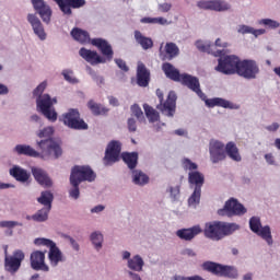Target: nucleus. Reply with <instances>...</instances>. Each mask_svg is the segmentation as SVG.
Segmentation results:
<instances>
[{
    "label": "nucleus",
    "mask_w": 280,
    "mask_h": 280,
    "mask_svg": "<svg viewBox=\"0 0 280 280\" xmlns=\"http://www.w3.org/2000/svg\"><path fill=\"white\" fill-rule=\"evenodd\" d=\"M119 154H121V142L117 140L110 141L105 151V156H104L105 165L117 163V161H119Z\"/></svg>",
    "instance_id": "obj_18"
},
{
    "label": "nucleus",
    "mask_w": 280,
    "mask_h": 280,
    "mask_svg": "<svg viewBox=\"0 0 280 280\" xmlns=\"http://www.w3.org/2000/svg\"><path fill=\"white\" fill-rule=\"evenodd\" d=\"M36 246H47L49 249L48 259L51 266L56 267L62 261V252L56 246V243L49 238H35Z\"/></svg>",
    "instance_id": "obj_12"
},
{
    "label": "nucleus",
    "mask_w": 280,
    "mask_h": 280,
    "mask_svg": "<svg viewBox=\"0 0 280 280\" xmlns=\"http://www.w3.org/2000/svg\"><path fill=\"white\" fill-rule=\"evenodd\" d=\"M249 229L253 233H256V235L265 240L269 246H272L273 241L270 226H261V219H259V217H252L249 219Z\"/></svg>",
    "instance_id": "obj_11"
},
{
    "label": "nucleus",
    "mask_w": 280,
    "mask_h": 280,
    "mask_svg": "<svg viewBox=\"0 0 280 280\" xmlns=\"http://www.w3.org/2000/svg\"><path fill=\"white\" fill-rule=\"evenodd\" d=\"M180 54V49L174 43H166L163 51V47L160 48L161 60H174Z\"/></svg>",
    "instance_id": "obj_26"
},
{
    "label": "nucleus",
    "mask_w": 280,
    "mask_h": 280,
    "mask_svg": "<svg viewBox=\"0 0 280 280\" xmlns=\"http://www.w3.org/2000/svg\"><path fill=\"white\" fill-rule=\"evenodd\" d=\"M105 207L102 205L95 206L91 209V213H102L104 211Z\"/></svg>",
    "instance_id": "obj_62"
},
{
    "label": "nucleus",
    "mask_w": 280,
    "mask_h": 280,
    "mask_svg": "<svg viewBox=\"0 0 280 280\" xmlns=\"http://www.w3.org/2000/svg\"><path fill=\"white\" fill-rule=\"evenodd\" d=\"M14 226H23L18 221H0V229H14Z\"/></svg>",
    "instance_id": "obj_50"
},
{
    "label": "nucleus",
    "mask_w": 280,
    "mask_h": 280,
    "mask_svg": "<svg viewBox=\"0 0 280 280\" xmlns=\"http://www.w3.org/2000/svg\"><path fill=\"white\" fill-rule=\"evenodd\" d=\"M71 36L77 40V43H80L81 45H86L91 43V35H89V32L74 27L71 31Z\"/></svg>",
    "instance_id": "obj_32"
},
{
    "label": "nucleus",
    "mask_w": 280,
    "mask_h": 280,
    "mask_svg": "<svg viewBox=\"0 0 280 280\" xmlns=\"http://www.w3.org/2000/svg\"><path fill=\"white\" fill-rule=\"evenodd\" d=\"M143 258L136 255L133 258L128 260V268H130V270H135L136 272H141L143 270Z\"/></svg>",
    "instance_id": "obj_39"
},
{
    "label": "nucleus",
    "mask_w": 280,
    "mask_h": 280,
    "mask_svg": "<svg viewBox=\"0 0 280 280\" xmlns=\"http://www.w3.org/2000/svg\"><path fill=\"white\" fill-rule=\"evenodd\" d=\"M179 82H180V84H183L184 86H187V89H189L190 91L196 93V95H198V97H205V93L200 89V80H198V77L183 73Z\"/></svg>",
    "instance_id": "obj_20"
},
{
    "label": "nucleus",
    "mask_w": 280,
    "mask_h": 280,
    "mask_svg": "<svg viewBox=\"0 0 280 280\" xmlns=\"http://www.w3.org/2000/svg\"><path fill=\"white\" fill-rule=\"evenodd\" d=\"M115 62H116L117 67L119 69H121V71H129V68L126 65V61H124L122 59H115Z\"/></svg>",
    "instance_id": "obj_56"
},
{
    "label": "nucleus",
    "mask_w": 280,
    "mask_h": 280,
    "mask_svg": "<svg viewBox=\"0 0 280 280\" xmlns=\"http://www.w3.org/2000/svg\"><path fill=\"white\" fill-rule=\"evenodd\" d=\"M132 174L135 185H148V183H150V177H148L143 172L133 171Z\"/></svg>",
    "instance_id": "obj_41"
},
{
    "label": "nucleus",
    "mask_w": 280,
    "mask_h": 280,
    "mask_svg": "<svg viewBox=\"0 0 280 280\" xmlns=\"http://www.w3.org/2000/svg\"><path fill=\"white\" fill-rule=\"evenodd\" d=\"M79 56H81V58H83V60H85L90 65H102L106 62L104 58L97 55V51L90 50L84 47L79 50Z\"/></svg>",
    "instance_id": "obj_27"
},
{
    "label": "nucleus",
    "mask_w": 280,
    "mask_h": 280,
    "mask_svg": "<svg viewBox=\"0 0 280 280\" xmlns=\"http://www.w3.org/2000/svg\"><path fill=\"white\" fill-rule=\"evenodd\" d=\"M253 27L246 25L238 26V34H252Z\"/></svg>",
    "instance_id": "obj_57"
},
{
    "label": "nucleus",
    "mask_w": 280,
    "mask_h": 280,
    "mask_svg": "<svg viewBox=\"0 0 280 280\" xmlns=\"http://www.w3.org/2000/svg\"><path fill=\"white\" fill-rule=\"evenodd\" d=\"M70 185L72 189L69 191L70 198L78 200L80 198V183L75 182V179H70Z\"/></svg>",
    "instance_id": "obj_43"
},
{
    "label": "nucleus",
    "mask_w": 280,
    "mask_h": 280,
    "mask_svg": "<svg viewBox=\"0 0 280 280\" xmlns=\"http://www.w3.org/2000/svg\"><path fill=\"white\" fill-rule=\"evenodd\" d=\"M140 23L151 25H170V22H167V19L165 18H142Z\"/></svg>",
    "instance_id": "obj_42"
},
{
    "label": "nucleus",
    "mask_w": 280,
    "mask_h": 280,
    "mask_svg": "<svg viewBox=\"0 0 280 280\" xmlns=\"http://www.w3.org/2000/svg\"><path fill=\"white\" fill-rule=\"evenodd\" d=\"M206 104L207 106H209V108H213L215 106H221V108H235V105H233V103L220 97L207 100Z\"/></svg>",
    "instance_id": "obj_37"
},
{
    "label": "nucleus",
    "mask_w": 280,
    "mask_h": 280,
    "mask_svg": "<svg viewBox=\"0 0 280 280\" xmlns=\"http://www.w3.org/2000/svg\"><path fill=\"white\" fill-rule=\"evenodd\" d=\"M160 104L156 105V109L165 115L166 117H174L176 113V92L171 91L167 95L166 101L163 100V90L158 89L155 92Z\"/></svg>",
    "instance_id": "obj_5"
},
{
    "label": "nucleus",
    "mask_w": 280,
    "mask_h": 280,
    "mask_svg": "<svg viewBox=\"0 0 280 280\" xmlns=\"http://www.w3.org/2000/svg\"><path fill=\"white\" fill-rule=\"evenodd\" d=\"M109 104L112 106H119V100H117V97L109 96Z\"/></svg>",
    "instance_id": "obj_64"
},
{
    "label": "nucleus",
    "mask_w": 280,
    "mask_h": 280,
    "mask_svg": "<svg viewBox=\"0 0 280 280\" xmlns=\"http://www.w3.org/2000/svg\"><path fill=\"white\" fill-rule=\"evenodd\" d=\"M225 154L232 160L235 161L236 163H240L242 161V155L240 154V149H237V144L235 142H228L226 145L224 147Z\"/></svg>",
    "instance_id": "obj_33"
},
{
    "label": "nucleus",
    "mask_w": 280,
    "mask_h": 280,
    "mask_svg": "<svg viewBox=\"0 0 280 280\" xmlns=\"http://www.w3.org/2000/svg\"><path fill=\"white\" fill-rule=\"evenodd\" d=\"M91 45H93L94 47H97L101 54H103L105 58H107V60H113V56L115 52L113 51V46H110V44H108L106 39L93 38L91 40Z\"/></svg>",
    "instance_id": "obj_25"
},
{
    "label": "nucleus",
    "mask_w": 280,
    "mask_h": 280,
    "mask_svg": "<svg viewBox=\"0 0 280 280\" xmlns=\"http://www.w3.org/2000/svg\"><path fill=\"white\" fill-rule=\"evenodd\" d=\"M262 25H267L268 27H271V30H277V27H279V22L273 21L271 19H264L261 20Z\"/></svg>",
    "instance_id": "obj_53"
},
{
    "label": "nucleus",
    "mask_w": 280,
    "mask_h": 280,
    "mask_svg": "<svg viewBox=\"0 0 280 280\" xmlns=\"http://www.w3.org/2000/svg\"><path fill=\"white\" fill-rule=\"evenodd\" d=\"M158 9L160 12H163V13L170 12V10H172V3L165 2V3L159 4Z\"/></svg>",
    "instance_id": "obj_55"
},
{
    "label": "nucleus",
    "mask_w": 280,
    "mask_h": 280,
    "mask_svg": "<svg viewBox=\"0 0 280 280\" xmlns=\"http://www.w3.org/2000/svg\"><path fill=\"white\" fill-rule=\"evenodd\" d=\"M32 175L34 176L35 180L42 187H51L54 183L51 182V178L47 174V172L40 167L33 166L31 168Z\"/></svg>",
    "instance_id": "obj_23"
},
{
    "label": "nucleus",
    "mask_w": 280,
    "mask_h": 280,
    "mask_svg": "<svg viewBox=\"0 0 280 280\" xmlns=\"http://www.w3.org/2000/svg\"><path fill=\"white\" fill-rule=\"evenodd\" d=\"M65 238L68 240L72 246V248H74L75 250H80V244H78V242H75L73 240V237L69 236V235H65Z\"/></svg>",
    "instance_id": "obj_58"
},
{
    "label": "nucleus",
    "mask_w": 280,
    "mask_h": 280,
    "mask_svg": "<svg viewBox=\"0 0 280 280\" xmlns=\"http://www.w3.org/2000/svg\"><path fill=\"white\" fill-rule=\"evenodd\" d=\"M37 148L40 152L27 144H18L14 151L24 156H31L32 159H43L44 161L54 156V159H60L62 156V148L60 143L54 139H46L37 141Z\"/></svg>",
    "instance_id": "obj_1"
},
{
    "label": "nucleus",
    "mask_w": 280,
    "mask_h": 280,
    "mask_svg": "<svg viewBox=\"0 0 280 280\" xmlns=\"http://www.w3.org/2000/svg\"><path fill=\"white\" fill-rule=\"evenodd\" d=\"M54 3L58 4L59 10H61L62 14L67 16H71L73 14V10H78L79 8H84L86 5L85 0H51Z\"/></svg>",
    "instance_id": "obj_19"
},
{
    "label": "nucleus",
    "mask_w": 280,
    "mask_h": 280,
    "mask_svg": "<svg viewBox=\"0 0 280 280\" xmlns=\"http://www.w3.org/2000/svg\"><path fill=\"white\" fill-rule=\"evenodd\" d=\"M63 126L71 130H89V125L80 117L78 109H69L68 113L61 115Z\"/></svg>",
    "instance_id": "obj_8"
},
{
    "label": "nucleus",
    "mask_w": 280,
    "mask_h": 280,
    "mask_svg": "<svg viewBox=\"0 0 280 280\" xmlns=\"http://www.w3.org/2000/svg\"><path fill=\"white\" fill-rule=\"evenodd\" d=\"M162 71H164L166 78H168V80H173V82H180V79L183 78L180 71L170 62H164L162 65Z\"/></svg>",
    "instance_id": "obj_31"
},
{
    "label": "nucleus",
    "mask_w": 280,
    "mask_h": 280,
    "mask_svg": "<svg viewBox=\"0 0 280 280\" xmlns=\"http://www.w3.org/2000/svg\"><path fill=\"white\" fill-rule=\"evenodd\" d=\"M91 242L95 246L96 250L102 248V242H104V235L102 233L94 232L91 234Z\"/></svg>",
    "instance_id": "obj_44"
},
{
    "label": "nucleus",
    "mask_w": 280,
    "mask_h": 280,
    "mask_svg": "<svg viewBox=\"0 0 280 280\" xmlns=\"http://www.w3.org/2000/svg\"><path fill=\"white\" fill-rule=\"evenodd\" d=\"M9 173L12 178L18 180V183H27L32 176L27 170L19 165H14L12 168H10Z\"/></svg>",
    "instance_id": "obj_30"
},
{
    "label": "nucleus",
    "mask_w": 280,
    "mask_h": 280,
    "mask_svg": "<svg viewBox=\"0 0 280 280\" xmlns=\"http://www.w3.org/2000/svg\"><path fill=\"white\" fill-rule=\"evenodd\" d=\"M202 233V228L200 225H194L192 228L189 229H180L176 232L177 237L179 240H184L185 242H191L194 237L197 235H200Z\"/></svg>",
    "instance_id": "obj_29"
},
{
    "label": "nucleus",
    "mask_w": 280,
    "mask_h": 280,
    "mask_svg": "<svg viewBox=\"0 0 280 280\" xmlns=\"http://www.w3.org/2000/svg\"><path fill=\"white\" fill-rule=\"evenodd\" d=\"M89 73L94 82H96V84H104V77L97 75V72H95V70L89 68Z\"/></svg>",
    "instance_id": "obj_52"
},
{
    "label": "nucleus",
    "mask_w": 280,
    "mask_h": 280,
    "mask_svg": "<svg viewBox=\"0 0 280 280\" xmlns=\"http://www.w3.org/2000/svg\"><path fill=\"white\" fill-rule=\"evenodd\" d=\"M95 178V172H93V168L90 166H74L70 174V180H74L79 184L84 183V180H88V183H93Z\"/></svg>",
    "instance_id": "obj_14"
},
{
    "label": "nucleus",
    "mask_w": 280,
    "mask_h": 280,
    "mask_svg": "<svg viewBox=\"0 0 280 280\" xmlns=\"http://www.w3.org/2000/svg\"><path fill=\"white\" fill-rule=\"evenodd\" d=\"M210 161L212 163H220L226 159V151L224 149V143L220 141H212L209 145Z\"/></svg>",
    "instance_id": "obj_21"
},
{
    "label": "nucleus",
    "mask_w": 280,
    "mask_h": 280,
    "mask_svg": "<svg viewBox=\"0 0 280 280\" xmlns=\"http://www.w3.org/2000/svg\"><path fill=\"white\" fill-rule=\"evenodd\" d=\"M197 8L212 12H229L231 4L224 0H200L197 2Z\"/></svg>",
    "instance_id": "obj_16"
},
{
    "label": "nucleus",
    "mask_w": 280,
    "mask_h": 280,
    "mask_svg": "<svg viewBox=\"0 0 280 280\" xmlns=\"http://www.w3.org/2000/svg\"><path fill=\"white\" fill-rule=\"evenodd\" d=\"M131 113L137 117L139 121H145V117L143 116V110H141V107L137 104L131 106Z\"/></svg>",
    "instance_id": "obj_46"
},
{
    "label": "nucleus",
    "mask_w": 280,
    "mask_h": 280,
    "mask_svg": "<svg viewBox=\"0 0 280 280\" xmlns=\"http://www.w3.org/2000/svg\"><path fill=\"white\" fill-rule=\"evenodd\" d=\"M62 75L67 82H70V84H78V80L73 77L72 70H63Z\"/></svg>",
    "instance_id": "obj_48"
},
{
    "label": "nucleus",
    "mask_w": 280,
    "mask_h": 280,
    "mask_svg": "<svg viewBox=\"0 0 280 280\" xmlns=\"http://www.w3.org/2000/svg\"><path fill=\"white\" fill-rule=\"evenodd\" d=\"M203 270L211 272L215 277H226L228 279H237V269L233 266H226L213 261L202 264Z\"/></svg>",
    "instance_id": "obj_6"
},
{
    "label": "nucleus",
    "mask_w": 280,
    "mask_h": 280,
    "mask_svg": "<svg viewBox=\"0 0 280 280\" xmlns=\"http://www.w3.org/2000/svg\"><path fill=\"white\" fill-rule=\"evenodd\" d=\"M46 89H47V81H44L33 91V95L35 97H43V93H45Z\"/></svg>",
    "instance_id": "obj_49"
},
{
    "label": "nucleus",
    "mask_w": 280,
    "mask_h": 280,
    "mask_svg": "<svg viewBox=\"0 0 280 280\" xmlns=\"http://www.w3.org/2000/svg\"><path fill=\"white\" fill-rule=\"evenodd\" d=\"M124 163L128 166L129 170H135L139 164V153L138 152H125L121 154Z\"/></svg>",
    "instance_id": "obj_34"
},
{
    "label": "nucleus",
    "mask_w": 280,
    "mask_h": 280,
    "mask_svg": "<svg viewBox=\"0 0 280 280\" xmlns=\"http://www.w3.org/2000/svg\"><path fill=\"white\" fill-rule=\"evenodd\" d=\"M246 209L244 205L237 202V199H230L225 202L224 208L218 210V215H226L233 218V215H244Z\"/></svg>",
    "instance_id": "obj_15"
},
{
    "label": "nucleus",
    "mask_w": 280,
    "mask_h": 280,
    "mask_svg": "<svg viewBox=\"0 0 280 280\" xmlns=\"http://www.w3.org/2000/svg\"><path fill=\"white\" fill-rule=\"evenodd\" d=\"M269 132H277L279 130V122H273L267 127Z\"/></svg>",
    "instance_id": "obj_60"
},
{
    "label": "nucleus",
    "mask_w": 280,
    "mask_h": 280,
    "mask_svg": "<svg viewBox=\"0 0 280 280\" xmlns=\"http://www.w3.org/2000/svg\"><path fill=\"white\" fill-rule=\"evenodd\" d=\"M137 84L142 89L150 85V70L141 61L138 62L137 67Z\"/></svg>",
    "instance_id": "obj_24"
},
{
    "label": "nucleus",
    "mask_w": 280,
    "mask_h": 280,
    "mask_svg": "<svg viewBox=\"0 0 280 280\" xmlns=\"http://www.w3.org/2000/svg\"><path fill=\"white\" fill-rule=\"evenodd\" d=\"M37 110L49 119V121H56L58 119V113L54 108V104H58V100L56 97L51 98L49 94H43L36 100Z\"/></svg>",
    "instance_id": "obj_4"
},
{
    "label": "nucleus",
    "mask_w": 280,
    "mask_h": 280,
    "mask_svg": "<svg viewBox=\"0 0 280 280\" xmlns=\"http://www.w3.org/2000/svg\"><path fill=\"white\" fill-rule=\"evenodd\" d=\"M143 109H144L147 118L149 119V121L151 124H154V122L159 121V119H161L159 112H156V109H154V107H152L148 104H143Z\"/></svg>",
    "instance_id": "obj_38"
},
{
    "label": "nucleus",
    "mask_w": 280,
    "mask_h": 280,
    "mask_svg": "<svg viewBox=\"0 0 280 280\" xmlns=\"http://www.w3.org/2000/svg\"><path fill=\"white\" fill-rule=\"evenodd\" d=\"M127 126L129 132H137V120H135V118H129L127 120Z\"/></svg>",
    "instance_id": "obj_54"
},
{
    "label": "nucleus",
    "mask_w": 280,
    "mask_h": 280,
    "mask_svg": "<svg viewBox=\"0 0 280 280\" xmlns=\"http://www.w3.org/2000/svg\"><path fill=\"white\" fill-rule=\"evenodd\" d=\"M136 43L147 51V49H152L154 47V42L150 37L143 36L140 31H135Z\"/></svg>",
    "instance_id": "obj_35"
},
{
    "label": "nucleus",
    "mask_w": 280,
    "mask_h": 280,
    "mask_svg": "<svg viewBox=\"0 0 280 280\" xmlns=\"http://www.w3.org/2000/svg\"><path fill=\"white\" fill-rule=\"evenodd\" d=\"M39 205H43L44 208L38 210L31 218L34 222H47L49 218V211H51V202H54V194L51 191H42L40 197L37 198Z\"/></svg>",
    "instance_id": "obj_7"
},
{
    "label": "nucleus",
    "mask_w": 280,
    "mask_h": 280,
    "mask_svg": "<svg viewBox=\"0 0 280 280\" xmlns=\"http://www.w3.org/2000/svg\"><path fill=\"white\" fill-rule=\"evenodd\" d=\"M31 3L35 12L39 14L42 21L49 25V23H51V14H54V11H51V7H49V4L45 2V0H31Z\"/></svg>",
    "instance_id": "obj_17"
},
{
    "label": "nucleus",
    "mask_w": 280,
    "mask_h": 280,
    "mask_svg": "<svg viewBox=\"0 0 280 280\" xmlns=\"http://www.w3.org/2000/svg\"><path fill=\"white\" fill-rule=\"evenodd\" d=\"M25 259V253L21 249H16L12 255H8V247L4 249V268L8 272H19L21 264Z\"/></svg>",
    "instance_id": "obj_10"
},
{
    "label": "nucleus",
    "mask_w": 280,
    "mask_h": 280,
    "mask_svg": "<svg viewBox=\"0 0 280 280\" xmlns=\"http://www.w3.org/2000/svg\"><path fill=\"white\" fill-rule=\"evenodd\" d=\"M88 108H90L93 115H106V113H108V108L103 107L93 100L89 101Z\"/></svg>",
    "instance_id": "obj_40"
},
{
    "label": "nucleus",
    "mask_w": 280,
    "mask_h": 280,
    "mask_svg": "<svg viewBox=\"0 0 280 280\" xmlns=\"http://www.w3.org/2000/svg\"><path fill=\"white\" fill-rule=\"evenodd\" d=\"M265 160L269 165H275V156H272V153L265 154Z\"/></svg>",
    "instance_id": "obj_61"
},
{
    "label": "nucleus",
    "mask_w": 280,
    "mask_h": 280,
    "mask_svg": "<svg viewBox=\"0 0 280 280\" xmlns=\"http://www.w3.org/2000/svg\"><path fill=\"white\" fill-rule=\"evenodd\" d=\"M188 183L190 189H194V192L188 198L189 207H196L200 205V197L202 196V186L205 185V175L198 171L188 173Z\"/></svg>",
    "instance_id": "obj_3"
},
{
    "label": "nucleus",
    "mask_w": 280,
    "mask_h": 280,
    "mask_svg": "<svg viewBox=\"0 0 280 280\" xmlns=\"http://www.w3.org/2000/svg\"><path fill=\"white\" fill-rule=\"evenodd\" d=\"M214 46V48H212V51H218V50H215V47H229V44H226V43H223L222 44V39H220V38H217V40H215V45H213Z\"/></svg>",
    "instance_id": "obj_59"
},
{
    "label": "nucleus",
    "mask_w": 280,
    "mask_h": 280,
    "mask_svg": "<svg viewBox=\"0 0 280 280\" xmlns=\"http://www.w3.org/2000/svg\"><path fill=\"white\" fill-rule=\"evenodd\" d=\"M171 198L174 202L180 198V186L170 187Z\"/></svg>",
    "instance_id": "obj_51"
},
{
    "label": "nucleus",
    "mask_w": 280,
    "mask_h": 280,
    "mask_svg": "<svg viewBox=\"0 0 280 280\" xmlns=\"http://www.w3.org/2000/svg\"><path fill=\"white\" fill-rule=\"evenodd\" d=\"M236 73L241 78H245V80H255V78H257V74L259 73V66L255 60H240Z\"/></svg>",
    "instance_id": "obj_13"
},
{
    "label": "nucleus",
    "mask_w": 280,
    "mask_h": 280,
    "mask_svg": "<svg viewBox=\"0 0 280 280\" xmlns=\"http://www.w3.org/2000/svg\"><path fill=\"white\" fill-rule=\"evenodd\" d=\"M182 165L184 167V170H189V172H195L196 170H198V164L191 162V160L185 158L182 161Z\"/></svg>",
    "instance_id": "obj_47"
},
{
    "label": "nucleus",
    "mask_w": 280,
    "mask_h": 280,
    "mask_svg": "<svg viewBox=\"0 0 280 280\" xmlns=\"http://www.w3.org/2000/svg\"><path fill=\"white\" fill-rule=\"evenodd\" d=\"M217 58H219V63L215 67V71L223 73L224 75H234V73H237L240 67V58L237 56H218Z\"/></svg>",
    "instance_id": "obj_9"
},
{
    "label": "nucleus",
    "mask_w": 280,
    "mask_h": 280,
    "mask_svg": "<svg viewBox=\"0 0 280 280\" xmlns=\"http://www.w3.org/2000/svg\"><path fill=\"white\" fill-rule=\"evenodd\" d=\"M27 21L32 25L34 34H36L40 40H45V38H47V34L45 33V28L43 27V23L38 16H36V14L30 13L27 15Z\"/></svg>",
    "instance_id": "obj_28"
},
{
    "label": "nucleus",
    "mask_w": 280,
    "mask_h": 280,
    "mask_svg": "<svg viewBox=\"0 0 280 280\" xmlns=\"http://www.w3.org/2000/svg\"><path fill=\"white\" fill-rule=\"evenodd\" d=\"M52 136L54 127H46L37 133V137H39V139H44V141L47 139H51Z\"/></svg>",
    "instance_id": "obj_45"
},
{
    "label": "nucleus",
    "mask_w": 280,
    "mask_h": 280,
    "mask_svg": "<svg viewBox=\"0 0 280 280\" xmlns=\"http://www.w3.org/2000/svg\"><path fill=\"white\" fill-rule=\"evenodd\" d=\"M183 255H187L188 257H196V252H194V249L187 248L183 252Z\"/></svg>",
    "instance_id": "obj_63"
},
{
    "label": "nucleus",
    "mask_w": 280,
    "mask_h": 280,
    "mask_svg": "<svg viewBox=\"0 0 280 280\" xmlns=\"http://www.w3.org/2000/svg\"><path fill=\"white\" fill-rule=\"evenodd\" d=\"M31 268L49 272V266L45 264V252L35 250L31 254Z\"/></svg>",
    "instance_id": "obj_22"
},
{
    "label": "nucleus",
    "mask_w": 280,
    "mask_h": 280,
    "mask_svg": "<svg viewBox=\"0 0 280 280\" xmlns=\"http://www.w3.org/2000/svg\"><path fill=\"white\" fill-rule=\"evenodd\" d=\"M237 229H240V225L235 223L213 221L206 223L203 235L208 237V240L220 242V240H224L228 235H233Z\"/></svg>",
    "instance_id": "obj_2"
},
{
    "label": "nucleus",
    "mask_w": 280,
    "mask_h": 280,
    "mask_svg": "<svg viewBox=\"0 0 280 280\" xmlns=\"http://www.w3.org/2000/svg\"><path fill=\"white\" fill-rule=\"evenodd\" d=\"M196 47L199 49V51H203L206 54H211L214 57L218 56H224V50H217L214 51L213 49L215 46L213 44H205L200 40L196 42Z\"/></svg>",
    "instance_id": "obj_36"
}]
</instances>
